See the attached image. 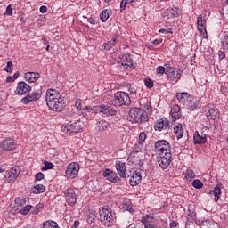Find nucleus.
<instances>
[{"label":"nucleus","mask_w":228,"mask_h":228,"mask_svg":"<svg viewBox=\"0 0 228 228\" xmlns=\"http://www.w3.org/2000/svg\"><path fill=\"white\" fill-rule=\"evenodd\" d=\"M110 104L118 108L120 106H130L131 97H129L127 93L119 91L114 94V98L110 100Z\"/></svg>","instance_id":"obj_1"},{"label":"nucleus","mask_w":228,"mask_h":228,"mask_svg":"<svg viewBox=\"0 0 228 228\" xmlns=\"http://www.w3.org/2000/svg\"><path fill=\"white\" fill-rule=\"evenodd\" d=\"M129 116L130 118L134 120V122H137L138 124H142L149 120V118L147 117V111L140 108L131 109L129 111Z\"/></svg>","instance_id":"obj_2"},{"label":"nucleus","mask_w":228,"mask_h":228,"mask_svg":"<svg viewBox=\"0 0 228 228\" xmlns=\"http://www.w3.org/2000/svg\"><path fill=\"white\" fill-rule=\"evenodd\" d=\"M100 220L103 225L107 227H111V224L114 222L113 212L108 206H104L100 210Z\"/></svg>","instance_id":"obj_3"},{"label":"nucleus","mask_w":228,"mask_h":228,"mask_svg":"<svg viewBox=\"0 0 228 228\" xmlns=\"http://www.w3.org/2000/svg\"><path fill=\"white\" fill-rule=\"evenodd\" d=\"M166 67V75L168 79V81H171L173 83H177L179 79H181V69L170 67L168 64L165 65Z\"/></svg>","instance_id":"obj_4"},{"label":"nucleus","mask_w":228,"mask_h":228,"mask_svg":"<svg viewBox=\"0 0 228 228\" xmlns=\"http://www.w3.org/2000/svg\"><path fill=\"white\" fill-rule=\"evenodd\" d=\"M155 152L159 155L172 153L170 143L166 140L157 141L155 142Z\"/></svg>","instance_id":"obj_5"},{"label":"nucleus","mask_w":228,"mask_h":228,"mask_svg":"<svg viewBox=\"0 0 228 228\" xmlns=\"http://www.w3.org/2000/svg\"><path fill=\"white\" fill-rule=\"evenodd\" d=\"M65 174L68 179H76L77 174H79V165L77 162L69 163L66 167Z\"/></svg>","instance_id":"obj_6"},{"label":"nucleus","mask_w":228,"mask_h":228,"mask_svg":"<svg viewBox=\"0 0 228 228\" xmlns=\"http://www.w3.org/2000/svg\"><path fill=\"white\" fill-rule=\"evenodd\" d=\"M157 161L163 170H167L172 163V153L161 154L158 157Z\"/></svg>","instance_id":"obj_7"},{"label":"nucleus","mask_w":228,"mask_h":228,"mask_svg":"<svg viewBox=\"0 0 228 228\" xmlns=\"http://www.w3.org/2000/svg\"><path fill=\"white\" fill-rule=\"evenodd\" d=\"M117 63L121 64V66L124 67V69L134 68L133 57L129 53L119 56L117 60Z\"/></svg>","instance_id":"obj_8"},{"label":"nucleus","mask_w":228,"mask_h":228,"mask_svg":"<svg viewBox=\"0 0 228 228\" xmlns=\"http://www.w3.org/2000/svg\"><path fill=\"white\" fill-rule=\"evenodd\" d=\"M40 97H42V90L33 91L22 98L21 102L22 104H29V102L40 101Z\"/></svg>","instance_id":"obj_9"},{"label":"nucleus","mask_w":228,"mask_h":228,"mask_svg":"<svg viewBox=\"0 0 228 228\" xmlns=\"http://www.w3.org/2000/svg\"><path fill=\"white\" fill-rule=\"evenodd\" d=\"M49 110L52 111H57L60 112L61 110H63V106H65V101H63V98H58L57 100H53V102H49L46 103Z\"/></svg>","instance_id":"obj_10"},{"label":"nucleus","mask_w":228,"mask_h":228,"mask_svg":"<svg viewBox=\"0 0 228 228\" xmlns=\"http://www.w3.org/2000/svg\"><path fill=\"white\" fill-rule=\"evenodd\" d=\"M65 200L69 206H74L77 202V195L74 189L69 188L64 191Z\"/></svg>","instance_id":"obj_11"},{"label":"nucleus","mask_w":228,"mask_h":228,"mask_svg":"<svg viewBox=\"0 0 228 228\" xmlns=\"http://www.w3.org/2000/svg\"><path fill=\"white\" fill-rule=\"evenodd\" d=\"M31 92V86L26 82H19L15 90L16 95H24Z\"/></svg>","instance_id":"obj_12"},{"label":"nucleus","mask_w":228,"mask_h":228,"mask_svg":"<svg viewBox=\"0 0 228 228\" xmlns=\"http://www.w3.org/2000/svg\"><path fill=\"white\" fill-rule=\"evenodd\" d=\"M61 94L60 92L56 89H48L46 91V103L53 102V101H56L57 99H61Z\"/></svg>","instance_id":"obj_13"},{"label":"nucleus","mask_w":228,"mask_h":228,"mask_svg":"<svg viewBox=\"0 0 228 228\" xmlns=\"http://www.w3.org/2000/svg\"><path fill=\"white\" fill-rule=\"evenodd\" d=\"M208 142V135L204 132H196L193 135L194 145H204Z\"/></svg>","instance_id":"obj_14"},{"label":"nucleus","mask_w":228,"mask_h":228,"mask_svg":"<svg viewBox=\"0 0 228 228\" xmlns=\"http://www.w3.org/2000/svg\"><path fill=\"white\" fill-rule=\"evenodd\" d=\"M164 19H174L175 17H179L181 15V10L177 7L168 8L163 12Z\"/></svg>","instance_id":"obj_15"},{"label":"nucleus","mask_w":228,"mask_h":228,"mask_svg":"<svg viewBox=\"0 0 228 228\" xmlns=\"http://www.w3.org/2000/svg\"><path fill=\"white\" fill-rule=\"evenodd\" d=\"M19 167H11L10 170L6 171L5 174L4 175V177L5 181H13L14 179H17L19 177Z\"/></svg>","instance_id":"obj_16"},{"label":"nucleus","mask_w":228,"mask_h":228,"mask_svg":"<svg viewBox=\"0 0 228 228\" xmlns=\"http://www.w3.org/2000/svg\"><path fill=\"white\" fill-rule=\"evenodd\" d=\"M168 127H170V121L167 118H160L154 126L155 131H163V129H168Z\"/></svg>","instance_id":"obj_17"},{"label":"nucleus","mask_w":228,"mask_h":228,"mask_svg":"<svg viewBox=\"0 0 228 228\" xmlns=\"http://www.w3.org/2000/svg\"><path fill=\"white\" fill-rule=\"evenodd\" d=\"M103 177L107 178V181H110V183H118L120 178L116 172L111 171L110 169H105L102 173Z\"/></svg>","instance_id":"obj_18"},{"label":"nucleus","mask_w":228,"mask_h":228,"mask_svg":"<svg viewBox=\"0 0 228 228\" xmlns=\"http://www.w3.org/2000/svg\"><path fill=\"white\" fill-rule=\"evenodd\" d=\"M115 167L118 171V174L122 179H126V177H129L130 175H127V172L126 171V163L116 161Z\"/></svg>","instance_id":"obj_19"},{"label":"nucleus","mask_w":228,"mask_h":228,"mask_svg":"<svg viewBox=\"0 0 228 228\" xmlns=\"http://www.w3.org/2000/svg\"><path fill=\"white\" fill-rule=\"evenodd\" d=\"M40 79V73L38 72H27L25 73V80L28 83H37Z\"/></svg>","instance_id":"obj_20"},{"label":"nucleus","mask_w":228,"mask_h":228,"mask_svg":"<svg viewBox=\"0 0 228 228\" xmlns=\"http://www.w3.org/2000/svg\"><path fill=\"white\" fill-rule=\"evenodd\" d=\"M2 143H3L4 149H5V151H13V149H15V147H17L15 141L12 138H6Z\"/></svg>","instance_id":"obj_21"},{"label":"nucleus","mask_w":228,"mask_h":228,"mask_svg":"<svg viewBox=\"0 0 228 228\" xmlns=\"http://www.w3.org/2000/svg\"><path fill=\"white\" fill-rule=\"evenodd\" d=\"M64 131L67 134H72L73 133H79V131H81V127L78 125L70 124L64 127Z\"/></svg>","instance_id":"obj_22"},{"label":"nucleus","mask_w":228,"mask_h":228,"mask_svg":"<svg viewBox=\"0 0 228 228\" xmlns=\"http://www.w3.org/2000/svg\"><path fill=\"white\" fill-rule=\"evenodd\" d=\"M220 195H222V190L218 186L215 187L213 191H209V197H211L215 202H218V200H220Z\"/></svg>","instance_id":"obj_23"},{"label":"nucleus","mask_w":228,"mask_h":228,"mask_svg":"<svg viewBox=\"0 0 228 228\" xmlns=\"http://www.w3.org/2000/svg\"><path fill=\"white\" fill-rule=\"evenodd\" d=\"M174 134H175L177 140H181L184 136V127L183 124H178L174 127Z\"/></svg>","instance_id":"obj_24"},{"label":"nucleus","mask_w":228,"mask_h":228,"mask_svg":"<svg viewBox=\"0 0 228 228\" xmlns=\"http://www.w3.org/2000/svg\"><path fill=\"white\" fill-rule=\"evenodd\" d=\"M176 99L179 102H187V101H191V95L188 93H177Z\"/></svg>","instance_id":"obj_25"},{"label":"nucleus","mask_w":228,"mask_h":228,"mask_svg":"<svg viewBox=\"0 0 228 228\" xmlns=\"http://www.w3.org/2000/svg\"><path fill=\"white\" fill-rule=\"evenodd\" d=\"M111 15H113V11H111V9H104L100 13V20L102 22H106V20H108V19H110V17H111Z\"/></svg>","instance_id":"obj_26"},{"label":"nucleus","mask_w":228,"mask_h":228,"mask_svg":"<svg viewBox=\"0 0 228 228\" xmlns=\"http://www.w3.org/2000/svg\"><path fill=\"white\" fill-rule=\"evenodd\" d=\"M171 117L174 121L181 118V108L179 105H175L171 110Z\"/></svg>","instance_id":"obj_27"},{"label":"nucleus","mask_w":228,"mask_h":228,"mask_svg":"<svg viewBox=\"0 0 228 228\" xmlns=\"http://www.w3.org/2000/svg\"><path fill=\"white\" fill-rule=\"evenodd\" d=\"M123 209H126V211H128L132 215L134 214V208L133 207V203H131L130 200H125L122 203Z\"/></svg>","instance_id":"obj_28"},{"label":"nucleus","mask_w":228,"mask_h":228,"mask_svg":"<svg viewBox=\"0 0 228 228\" xmlns=\"http://www.w3.org/2000/svg\"><path fill=\"white\" fill-rule=\"evenodd\" d=\"M41 228H60V226H58L56 221L47 220L42 224Z\"/></svg>","instance_id":"obj_29"},{"label":"nucleus","mask_w":228,"mask_h":228,"mask_svg":"<svg viewBox=\"0 0 228 228\" xmlns=\"http://www.w3.org/2000/svg\"><path fill=\"white\" fill-rule=\"evenodd\" d=\"M129 161H132V163H140V155L139 153H136V151H131L129 157Z\"/></svg>","instance_id":"obj_30"},{"label":"nucleus","mask_w":228,"mask_h":228,"mask_svg":"<svg viewBox=\"0 0 228 228\" xmlns=\"http://www.w3.org/2000/svg\"><path fill=\"white\" fill-rule=\"evenodd\" d=\"M108 127H110V123L107 122L106 120H102L98 122V131H101V132L106 131Z\"/></svg>","instance_id":"obj_31"},{"label":"nucleus","mask_w":228,"mask_h":228,"mask_svg":"<svg viewBox=\"0 0 228 228\" xmlns=\"http://www.w3.org/2000/svg\"><path fill=\"white\" fill-rule=\"evenodd\" d=\"M45 191V186L43 184H37L34 188H32V193L37 195V193H44Z\"/></svg>","instance_id":"obj_32"},{"label":"nucleus","mask_w":228,"mask_h":228,"mask_svg":"<svg viewBox=\"0 0 228 228\" xmlns=\"http://www.w3.org/2000/svg\"><path fill=\"white\" fill-rule=\"evenodd\" d=\"M185 179L189 181V183L193 181V179H195V172L191 169H187L185 172Z\"/></svg>","instance_id":"obj_33"},{"label":"nucleus","mask_w":228,"mask_h":228,"mask_svg":"<svg viewBox=\"0 0 228 228\" xmlns=\"http://www.w3.org/2000/svg\"><path fill=\"white\" fill-rule=\"evenodd\" d=\"M117 44V37H113L110 41L105 43L103 45L104 49H106L107 51H110V49H111V47H114V45Z\"/></svg>","instance_id":"obj_34"},{"label":"nucleus","mask_w":228,"mask_h":228,"mask_svg":"<svg viewBox=\"0 0 228 228\" xmlns=\"http://www.w3.org/2000/svg\"><path fill=\"white\" fill-rule=\"evenodd\" d=\"M107 110H108V106H106L105 104H101V105L94 107V111L102 113L105 116H106Z\"/></svg>","instance_id":"obj_35"},{"label":"nucleus","mask_w":228,"mask_h":228,"mask_svg":"<svg viewBox=\"0 0 228 228\" xmlns=\"http://www.w3.org/2000/svg\"><path fill=\"white\" fill-rule=\"evenodd\" d=\"M199 109H200V98L191 103V105L189 106L190 111H195V110Z\"/></svg>","instance_id":"obj_36"},{"label":"nucleus","mask_w":228,"mask_h":228,"mask_svg":"<svg viewBox=\"0 0 228 228\" xmlns=\"http://www.w3.org/2000/svg\"><path fill=\"white\" fill-rule=\"evenodd\" d=\"M140 183H142V177L131 176L130 178L131 186H138Z\"/></svg>","instance_id":"obj_37"},{"label":"nucleus","mask_w":228,"mask_h":228,"mask_svg":"<svg viewBox=\"0 0 228 228\" xmlns=\"http://www.w3.org/2000/svg\"><path fill=\"white\" fill-rule=\"evenodd\" d=\"M44 165L45 167L41 168L43 172H45V170H53L54 168V164H53L52 162L45 161Z\"/></svg>","instance_id":"obj_38"},{"label":"nucleus","mask_w":228,"mask_h":228,"mask_svg":"<svg viewBox=\"0 0 228 228\" xmlns=\"http://www.w3.org/2000/svg\"><path fill=\"white\" fill-rule=\"evenodd\" d=\"M198 28H206V20L202 19V15H199L197 18Z\"/></svg>","instance_id":"obj_39"},{"label":"nucleus","mask_w":228,"mask_h":228,"mask_svg":"<svg viewBox=\"0 0 228 228\" xmlns=\"http://www.w3.org/2000/svg\"><path fill=\"white\" fill-rule=\"evenodd\" d=\"M117 115V110L111 107H107V112L105 113V117H113Z\"/></svg>","instance_id":"obj_40"},{"label":"nucleus","mask_w":228,"mask_h":228,"mask_svg":"<svg viewBox=\"0 0 228 228\" xmlns=\"http://www.w3.org/2000/svg\"><path fill=\"white\" fill-rule=\"evenodd\" d=\"M31 208H33V206L26 205L23 208L20 209V215H28V213L31 211Z\"/></svg>","instance_id":"obj_41"},{"label":"nucleus","mask_w":228,"mask_h":228,"mask_svg":"<svg viewBox=\"0 0 228 228\" xmlns=\"http://www.w3.org/2000/svg\"><path fill=\"white\" fill-rule=\"evenodd\" d=\"M138 91V87L134 85H130L128 87V92L130 95H136V92Z\"/></svg>","instance_id":"obj_42"},{"label":"nucleus","mask_w":228,"mask_h":228,"mask_svg":"<svg viewBox=\"0 0 228 228\" xmlns=\"http://www.w3.org/2000/svg\"><path fill=\"white\" fill-rule=\"evenodd\" d=\"M145 140H147V134H145V132L140 133L138 143L143 144V142H145Z\"/></svg>","instance_id":"obj_43"},{"label":"nucleus","mask_w":228,"mask_h":228,"mask_svg":"<svg viewBox=\"0 0 228 228\" xmlns=\"http://www.w3.org/2000/svg\"><path fill=\"white\" fill-rule=\"evenodd\" d=\"M142 148H143V144L138 142L134 146V149L132 151L136 152L137 154H140V152H142Z\"/></svg>","instance_id":"obj_44"},{"label":"nucleus","mask_w":228,"mask_h":228,"mask_svg":"<svg viewBox=\"0 0 228 228\" xmlns=\"http://www.w3.org/2000/svg\"><path fill=\"white\" fill-rule=\"evenodd\" d=\"M192 186H193V188H196L197 190H200V188H202V186H204V184H202V182H200V180H194L192 182Z\"/></svg>","instance_id":"obj_45"},{"label":"nucleus","mask_w":228,"mask_h":228,"mask_svg":"<svg viewBox=\"0 0 228 228\" xmlns=\"http://www.w3.org/2000/svg\"><path fill=\"white\" fill-rule=\"evenodd\" d=\"M144 84L147 88H152L154 86V82L151 78L144 79Z\"/></svg>","instance_id":"obj_46"},{"label":"nucleus","mask_w":228,"mask_h":228,"mask_svg":"<svg viewBox=\"0 0 228 228\" xmlns=\"http://www.w3.org/2000/svg\"><path fill=\"white\" fill-rule=\"evenodd\" d=\"M42 208H44L43 204H38L37 205L34 209L32 210V214L33 215H38V213H40V209H42Z\"/></svg>","instance_id":"obj_47"},{"label":"nucleus","mask_w":228,"mask_h":228,"mask_svg":"<svg viewBox=\"0 0 228 228\" xmlns=\"http://www.w3.org/2000/svg\"><path fill=\"white\" fill-rule=\"evenodd\" d=\"M5 72L12 73L13 70V63L12 61L7 62L6 68H4Z\"/></svg>","instance_id":"obj_48"},{"label":"nucleus","mask_w":228,"mask_h":228,"mask_svg":"<svg viewBox=\"0 0 228 228\" xmlns=\"http://www.w3.org/2000/svg\"><path fill=\"white\" fill-rule=\"evenodd\" d=\"M157 74H167V67L159 66L156 69Z\"/></svg>","instance_id":"obj_49"},{"label":"nucleus","mask_w":228,"mask_h":228,"mask_svg":"<svg viewBox=\"0 0 228 228\" xmlns=\"http://www.w3.org/2000/svg\"><path fill=\"white\" fill-rule=\"evenodd\" d=\"M222 45L224 49H228V35L224 34V39L222 40Z\"/></svg>","instance_id":"obj_50"},{"label":"nucleus","mask_w":228,"mask_h":228,"mask_svg":"<svg viewBox=\"0 0 228 228\" xmlns=\"http://www.w3.org/2000/svg\"><path fill=\"white\" fill-rule=\"evenodd\" d=\"M139 169L134 170V173H133L132 177H142V166H139Z\"/></svg>","instance_id":"obj_51"},{"label":"nucleus","mask_w":228,"mask_h":228,"mask_svg":"<svg viewBox=\"0 0 228 228\" xmlns=\"http://www.w3.org/2000/svg\"><path fill=\"white\" fill-rule=\"evenodd\" d=\"M159 33H162V34H164V35H167V34H170V35H172V28H169V30H167V29H165V28H160L159 30Z\"/></svg>","instance_id":"obj_52"},{"label":"nucleus","mask_w":228,"mask_h":228,"mask_svg":"<svg viewBox=\"0 0 228 228\" xmlns=\"http://www.w3.org/2000/svg\"><path fill=\"white\" fill-rule=\"evenodd\" d=\"M45 175L44 173L39 172L36 175V180L37 181H42V179H44Z\"/></svg>","instance_id":"obj_53"},{"label":"nucleus","mask_w":228,"mask_h":228,"mask_svg":"<svg viewBox=\"0 0 228 228\" xmlns=\"http://www.w3.org/2000/svg\"><path fill=\"white\" fill-rule=\"evenodd\" d=\"M198 30L200 31V35H203V37H204V35H208L207 33H206V27H204V28H202V27H198Z\"/></svg>","instance_id":"obj_54"},{"label":"nucleus","mask_w":228,"mask_h":228,"mask_svg":"<svg viewBox=\"0 0 228 228\" xmlns=\"http://www.w3.org/2000/svg\"><path fill=\"white\" fill-rule=\"evenodd\" d=\"M195 220V214H191V216H188L187 217V222H191V224H193V221Z\"/></svg>","instance_id":"obj_55"},{"label":"nucleus","mask_w":228,"mask_h":228,"mask_svg":"<svg viewBox=\"0 0 228 228\" xmlns=\"http://www.w3.org/2000/svg\"><path fill=\"white\" fill-rule=\"evenodd\" d=\"M126 4H127L126 1L122 0L120 3V12H124V10H126Z\"/></svg>","instance_id":"obj_56"},{"label":"nucleus","mask_w":228,"mask_h":228,"mask_svg":"<svg viewBox=\"0 0 228 228\" xmlns=\"http://www.w3.org/2000/svg\"><path fill=\"white\" fill-rule=\"evenodd\" d=\"M83 110L87 111V113H94V111H95V109H92V107L88 106H86Z\"/></svg>","instance_id":"obj_57"},{"label":"nucleus","mask_w":228,"mask_h":228,"mask_svg":"<svg viewBox=\"0 0 228 228\" xmlns=\"http://www.w3.org/2000/svg\"><path fill=\"white\" fill-rule=\"evenodd\" d=\"M75 106L77 110H81V99L76 100Z\"/></svg>","instance_id":"obj_58"},{"label":"nucleus","mask_w":228,"mask_h":228,"mask_svg":"<svg viewBox=\"0 0 228 228\" xmlns=\"http://www.w3.org/2000/svg\"><path fill=\"white\" fill-rule=\"evenodd\" d=\"M12 12H13V9L12 8V5H8L6 7V13H7V15H12Z\"/></svg>","instance_id":"obj_59"},{"label":"nucleus","mask_w":228,"mask_h":228,"mask_svg":"<svg viewBox=\"0 0 228 228\" xmlns=\"http://www.w3.org/2000/svg\"><path fill=\"white\" fill-rule=\"evenodd\" d=\"M94 222H95V218L94 217V216H87V223L88 224H94Z\"/></svg>","instance_id":"obj_60"},{"label":"nucleus","mask_w":228,"mask_h":228,"mask_svg":"<svg viewBox=\"0 0 228 228\" xmlns=\"http://www.w3.org/2000/svg\"><path fill=\"white\" fill-rule=\"evenodd\" d=\"M177 225H179V223H177V221H172L169 224L170 228H175V227H177Z\"/></svg>","instance_id":"obj_61"},{"label":"nucleus","mask_w":228,"mask_h":228,"mask_svg":"<svg viewBox=\"0 0 228 228\" xmlns=\"http://www.w3.org/2000/svg\"><path fill=\"white\" fill-rule=\"evenodd\" d=\"M161 42H163V39H155L152 41L153 45L157 46L159 45V44H161Z\"/></svg>","instance_id":"obj_62"},{"label":"nucleus","mask_w":228,"mask_h":228,"mask_svg":"<svg viewBox=\"0 0 228 228\" xmlns=\"http://www.w3.org/2000/svg\"><path fill=\"white\" fill-rule=\"evenodd\" d=\"M39 12L41 13H46L47 12V6H45V5L41 6L40 9H39Z\"/></svg>","instance_id":"obj_63"},{"label":"nucleus","mask_w":228,"mask_h":228,"mask_svg":"<svg viewBox=\"0 0 228 228\" xmlns=\"http://www.w3.org/2000/svg\"><path fill=\"white\" fill-rule=\"evenodd\" d=\"M77 227H79V221H75L71 228H77Z\"/></svg>","instance_id":"obj_64"}]
</instances>
